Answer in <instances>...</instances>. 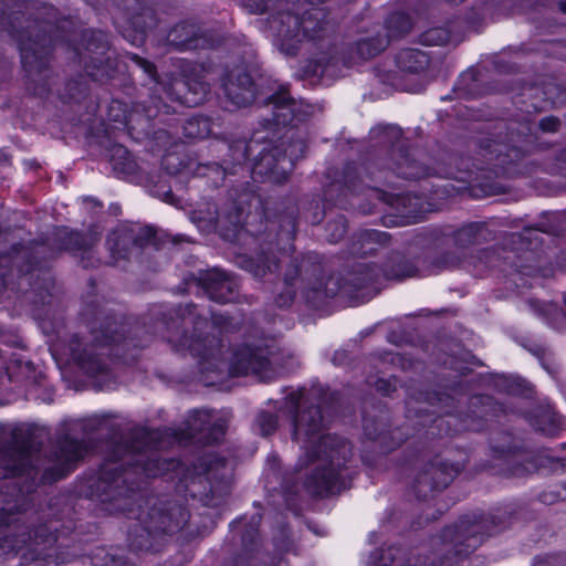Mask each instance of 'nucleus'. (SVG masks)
Returning <instances> with one entry per match:
<instances>
[{
	"label": "nucleus",
	"instance_id": "nucleus-59",
	"mask_svg": "<svg viewBox=\"0 0 566 566\" xmlns=\"http://www.w3.org/2000/svg\"><path fill=\"white\" fill-rule=\"evenodd\" d=\"M345 182H346V187L350 190V191H356L357 190V187L355 185V181L349 177L348 174H346L345 176Z\"/></svg>",
	"mask_w": 566,
	"mask_h": 566
},
{
	"label": "nucleus",
	"instance_id": "nucleus-36",
	"mask_svg": "<svg viewBox=\"0 0 566 566\" xmlns=\"http://www.w3.org/2000/svg\"><path fill=\"white\" fill-rule=\"evenodd\" d=\"M386 28L388 33L385 35V38L388 40L391 38L401 36L411 30L412 20L407 13L394 12L388 17L386 21Z\"/></svg>",
	"mask_w": 566,
	"mask_h": 566
},
{
	"label": "nucleus",
	"instance_id": "nucleus-2",
	"mask_svg": "<svg viewBox=\"0 0 566 566\" xmlns=\"http://www.w3.org/2000/svg\"><path fill=\"white\" fill-rule=\"evenodd\" d=\"M326 401L323 388L314 387L308 392H293L287 398L292 413V438L300 443L310 463L314 464L304 486L314 495L339 492L353 478L348 463L352 458L350 443L337 436L324 434L325 419L322 407Z\"/></svg>",
	"mask_w": 566,
	"mask_h": 566
},
{
	"label": "nucleus",
	"instance_id": "nucleus-21",
	"mask_svg": "<svg viewBox=\"0 0 566 566\" xmlns=\"http://www.w3.org/2000/svg\"><path fill=\"white\" fill-rule=\"evenodd\" d=\"M167 42L178 51L213 48L216 38L201 27L190 22L176 24L167 34Z\"/></svg>",
	"mask_w": 566,
	"mask_h": 566
},
{
	"label": "nucleus",
	"instance_id": "nucleus-6",
	"mask_svg": "<svg viewBox=\"0 0 566 566\" xmlns=\"http://www.w3.org/2000/svg\"><path fill=\"white\" fill-rule=\"evenodd\" d=\"M130 61L138 66L155 83L158 90H163L171 101H178L187 106H196L202 103L210 92L209 84L203 80V67L191 62L180 61L178 69L181 80L176 77L168 85L158 81L155 65L136 54L129 55Z\"/></svg>",
	"mask_w": 566,
	"mask_h": 566
},
{
	"label": "nucleus",
	"instance_id": "nucleus-35",
	"mask_svg": "<svg viewBox=\"0 0 566 566\" xmlns=\"http://www.w3.org/2000/svg\"><path fill=\"white\" fill-rule=\"evenodd\" d=\"M428 56L418 50L402 51L398 56L399 66L408 72L417 73L427 67Z\"/></svg>",
	"mask_w": 566,
	"mask_h": 566
},
{
	"label": "nucleus",
	"instance_id": "nucleus-14",
	"mask_svg": "<svg viewBox=\"0 0 566 566\" xmlns=\"http://www.w3.org/2000/svg\"><path fill=\"white\" fill-rule=\"evenodd\" d=\"M534 124L524 122L521 124L511 123L510 130V146L502 143H489L485 147V154L489 161L495 160L497 166H504L511 161L516 160L524 151L527 150L526 143L532 142L531 136Z\"/></svg>",
	"mask_w": 566,
	"mask_h": 566
},
{
	"label": "nucleus",
	"instance_id": "nucleus-1",
	"mask_svg": "<svg viewBox=\"0 0 566 566\" xmlns=\"http://www.w3.org/2000/svg\"><path fill=\"white\" fill-rule=\"evenodd\" d=\"M227 430V421L209 410L189 412L184 427L164 430L137 429L124 454L116 460L105 462L97 476L88 480L90 495L109 504L111 513L126 512L133 514L136 490L139 483L133 474L156 478L169 471H176L178 482L176 490L185 496L199 500L205 506H219L230 492L228 481H212L220 468L226 465L223 459L213 454L200 457L191 468L180 461L163 459L157 450L170 444L166 439L179 444H212L219 442Z\"/></svg>",
	"mask_w": 566,
	"mask_h": 566
},
{
	"label": "nucleus",
	"instance_id": "nucleus-53",
	"mask_svg": "<svg viewBox=\"0 0 566 566\" xmlns=\"http://www.w3.org/2000/svg\"><path fill=\"white\" fill-rule=\"evenodd\" d=\"M538 127L545 133H556L560 127V120L555 116H547L539 120Z\"/></svg>",
	"mask_w": 566,
	"mask_h": 566
},
{
	"label": "nucleus",
	"instance_id": "nucleus-64",
	"mask_svg": "<svg viewBox=\"0 0 566 566\" xmlns=\"http://www.w3.org/2000/svg\"><path fill=\"white\" fill-rule=\"evenodd\" d=\"M222 316H213V323L220 325Z\"/></svg>",
	"mask_w": 566,
	"mask_h": 566
},
{
	"label": "nucleus",
	"instance_id": "nucleus-45",
	"mask_svg": "<svg viewBox=\"0 0 566 566\" xmlns=\"http://www.w3.org/2000/svg\"><path fill=\"white\" fill-rule=\"evenodd\" d=\"M184 129L187 137L203 138L209 134V124L203 118L193 117L187 120Z\"/></svg>",
	"mask_w": 566,
	"mask_h": 566
},
{
	"label": "nucleus",
	"instance_id": "nucleus-25",
	"mask_svg": "<svg viewBox=\"0 0 566 566\" xmlns=\"http://www.w3.org/2000/svg\"><path fill=\"white\" fill-rule=\"evenodd\" d=\"M368 197L395 208L401 214L418 219L422 212L421 198L411 193H391L378 187L368 186Z\"/></svg>",
	"mask_w": 566,
	"mask_h": 566
},
{
	"label": "nucleus",
	"instance_id": "nucleus-60",
	"mask_svg": "<svg viewBox=\"0 0 566 566\" xmlns=\"http://www.w3.org/2000/svg\"><path fill=\"white\" fill-rule=\"evenodd\" d=\"M212 167L216 169V171H217L218 174H220V175H221V177H222V178H223V177H224V175L227 174V170H228V168H227V167H222V166H220V165H218V164H213V165H212Z\"/></svg>",
	"mask_w": 566,
	"mask_h": 566
},
{
	"label": "nucleus",
	"instance_id": "nucleus-23",
	"mask_svg": "<svg viewBox=\"0 0 566 566\" xmlns=\"http://www.w3.org/2000/svg\"><path fill=\"white\" fill-rule=\"evenodd\" d=\"M415 274V269L411 264L403 262L399 263L397 269L381 270L375 264H361L358 268L356 276L350 279V282L357 290L367 289L379 282L380 276L386 279L401 280L410 277Z\"/></svg>",
	"mask_w": 566,
	"mask_h": 566
},
{
	"label": "nucleus",
	"instance_id": "nucleus-31",
	"mask_svg": "<svg viewBox=\"0 0 566 566\" xmlns=\"http://www.w3.org/2000/svg\"><path fill=\"white\" fill-rule=\"evenodd\" d=\"M242 6L254 14L272 12L269 21L281 12L292 11L296 6L295 0H242Z\"/></svg>",
	"mask_w": 566,
	"mask_h": 566
},
{
	"label": "nucleus",
	"instance_id": "nucleus-19",
	"mask_svg": "<svg viewBox=\"0 0 566 566\" xmlns=\"http://www.w3.org/2000/svg\"><path fill=\"white\" fill-rule=\"evenodd\" d=\"M268 105L272 107V120L276 126L303 122L314 113L312 105L292 98L284 87L269 97Z\"/></svg>",
	"mask_w": 566,
	"mask_h": 566
},
{
	"label": "nucleus",
	"instance_id": "nucleus-46",
	"mask_svg": "<svg viewBox=\"0 0 566 566\" xmlns=\"http://www.w3.org/2000/svg\"><path fill=\"white\" fill-rule=\"evenodd\" d=\"M347 230V223L344 216H338L326 226L327 240L332 243H337L343 239Z\"/></svg>",
	"mask_w": 566,
	"mask_h": 566
},
{
	"label": "nucleus",
	"instance_id": "nucleus-3",
	"mask_svg": "<svg viewBox=\"0 0 566 566\" xmlns=\"http://www.w3.org/2000/svg\"><path fill=\"white\" fill-rule=\"evenodd\" d=\"M176 312L184 325H193V335L190 337L184 335L178 342V349H188L192 356L198 357L202 371L221 373L227 369L233 376L253 374L262 380L271 378L274 357L271 339L245 342L232 352L228 364L223 358L221 340L216 336L202 334V329L208 326V321L196 314V306L187 304Z\"/></svg>",
	"mask_w": 566,
	"mask_h": 566
},
{
	"label": "nucleus",
	"instance_id": "nucleus-32",
	"mask_svg": "<svg viewBox=\"0 0 566 566\" xmlns=\"http://www.w3.org/2000/svg\"><path fill=\"white\" fill-rule=\"evenodd\" d=\"M269 223L271 231L277 228V235L280 240L286 242L292 241L296 232L295 209L292 207L286 211L280 212L273 220H270Z\"/></svg>",
	"mask_w": 566,
	"mask_h": 566
},
{
	"label": "nucleus",
	"instance_id": "nucleus-29",
	"mask_svg": "<svg viewBox=\"0 0 566 566\" xmlns=\"http://www.w3.org/2000/svg\"><path fill=\"white\" fill-rule=\"evenodd\" d=\"M531 424L545 436H555L562 428V420L551 405H541L533 411Z\"/></svg>",
	"mask_w": 566,
	"mask_h": 566
},
{
	"label": "nucleus",
	"instance_id": "nucleus-5",
	"mask_svg": "<svg viewBox=\"0 0 566 566\" xmlns=\"http://www.w3.org/2000/svg\"><path fill=\"white\" fill-rule=\"evenodd\" d=\"M50 243H34L31 247L13 245L10 260L22 274L31 273L40 265V259L55 258L60 251H69L73 254L88 253L98 241L96 233L81 234L67 228L55 229Z\"/></svg>",
	"mask_w": 566,
	"mask_h": 566
},
{
	"label": "nucleus",
	"instance_id": "nucleus-17",
	"mask_svg": "<svg viewBox=\"0 0 566 566\" xmlns=\"http://www.w3.org/2000/svg\"><path fill=\"white\" fill-rule=\"evenodd\" d=\"M38 453L30 443H15L0 451V479L22 475L36 476L39 468L35 464Z\"/></svg>",
	"mask_w": 566,
	"mask_h": 566
},
{
	"label": "nucleus",
	"instance_id": "nucleus-52",
	"mask_svg": "<svg viewBox=\"0 0 566 566\" xmlns=\"http://www.w3.org/2000/svg\"><path fill=\"white\" fill-rule=\"evenodd\" d=\"M375 387L378 392L382 395H390V392L395 391L397 388V379L396 378H379L375 382Z\"/></svg>",
	"mask_w": 566,
	"mask_h": 566
},
{
	"label": "nucleus",
	"instance_id": "nucleus-39",
	"mask_svg": "<svg viewBox=\"0 0 566 566\" xmlns=\"http://www.w3.org/2000/svg\"><path fill=\"white\" fill-rule=\"evenodd\" d=\"M484 224L480 222L469 223L459 229L455 233V241L460 245H470L480 241Z\"/></svg>",
	"mask_w": 566,
	"mask_h": 566
},
{
	"label": "nucleus",
	"instance_id": "nucleus-30",
	"mask_svg": "<svg viewBox=\"0 0 566 566\" xmlns=\"http://www.w3.org/2000/svg\"><path fill=\"white\" fill-rule=\"evenodd\" d=\"M389 237L386 232L377 230H365L357 234L356 242H354L350 253L355 256H365L374 253L377 245H384L388 242Z\"/></svg>",
	"mask_w": 566,
	"mask_h": 566
},
{
	"label": "nucleus",
	"instance_id": "nucleus-43",
	"mask_svg": "<svg viewBox=\"0 0 566 566\" xmlns=\"http://www.w3.org/2000/svg\"><path fill=\"white\" fill-rule=\"evenodd\" d=\"M300 272L301 269L298 268V265L294 264L292 269L285 273L284 282L286 284V291L275 298V303L277 304V306L283 307L292 303L294 298V291L292 290V284L294 280L298 276Z\"/></svg>",
	"mask_w": 566,
	"mask_h": 566
},
{
	"label": "nucleus",
	"instance_id": "nucleus-41",
	"mask_svg": "<svg viewBox=\"0 0 566 566\" xmlns=\"http://www.w3.org/2000/svg\"><path fill=\"white\" fill-rule=\"evenodd\" d=\"M259 148L256 140L244 142L240 140L230 147L231 156L237 165H242L249 159Z\"/></svg>",
	"mask_w": 566,
	"mask_h": 566
},
{
	"label": "nucleus",
	"instance_id": "nucleus-33",
	"mask_svg": "<svg viewBox=\"0 0 566 566\" xmlns=\"http://www.w3.org/2000/svg\"><path fill=\"white\" fill-rule=\"evenodd\" d=\"M283 144L280 146L282 147ZM282 149V158H281V170L280 175L282 177H287L289 174L293 170L295 161L302 158L306 150V143L303 138H296L292 140L286 147Z\"/></svg>",
	"mask_w": 566,
	"mask_h": 566
},
{
	"label": "nucleus",
	"instance_id": "nucleus-20",
	"mask_svg": "<svg viewBox=\"0 0 566 566\" xmlns=\"http://www.w3.org/2000/svg\"><path fill=\"white\" fill-rule=\"evenodd\" d=\"M222 87L226 97L235 107H245L255 99L254 83L243 65L226 72Z\"/></svg>",
	"mask_w": 566,
	"mask_h": 566
},
{
	"label": "nucleus",
	"instance_id": "nucleus-42",
	"mask_svg": "<svg viewBox=\"0 0 566 566\" xmlns=\"http://www.w3.org/2000/svg\"><path fill=\"white\" fill-rule=\"evenodd\" d=\"M510 475L512 476H522L537 469V463H535L527 453L514 457L510 460Z\"/></svg>",
	"mask_w": 566,
	"mask_h": 566
},
{
	"label": "nucleus",
	"instance_id": "nucleus-24",
	"mask_svg": "<svg viewBox=\"0 0 566 566\" xmlns=\"http://www.w3.org/2000/svg\"><path fill=\"white\" fill-rule=\"evenodd\" d=\"M282 149L280 146H265L258 153L251 167L254 180L266 179L275 184L284 182L287 177L279 176L281 170Z\"/></svg>",
	"mask_w": 566,
	"mask_h": 566
},
{
	"label": "nucleus",
	"instance_id": "nucleus-50",
	"mask_svg": "<svg viewBox=\"0 0 566 566\" xmlns=\"http://www.w3.org/2000/svg\"><path fill=\"white\" fill-rule=\"evenodd\" d=\"M539 501L552 505L558 501H566V482L556 491H545L539 495Z\"/></svg>",
	"mask_w": 566,
	"mask_h": 566
},
{
	"label": "nucleus",
	"instance_id": "nucleus-51",
	"mask_svg": "<svg viewBox=\"0 0 566 566\" xmlns=\"http://www.w3.org/2000/svg\"><path fill=\"white\" fill-rule=\"evenodd\" d=\"M532 566H566V555L537 556Z\"/></svg>",
	"mask_w": 566,
	"mask_h": 566
},
{
	"label": "nucleus",
	"instance_id": "nucleus-40",
	"mask_svg": "<svg viewBox=\"0 0 566 566\" xmlns=\"http://www.w3.org/2000/svg\"><path fill=\"white\" fill-rule=\"evenodd\" d=\"M242 209L235 203H232L229 210L222 209L216 211V216L210 218V221L216 222V224L220 227L229 224L237 228L242 223Z\"/></svg>",
	"mask_w": 566,
	"mask_h": 566
},
{
	"label": "nucleus",
	"instance_id": "nucleus-9",
	"mask_svg": "<svg viewBox=\"0 0 566 566\" xmlns=\"http://www.w3.org/2000/svg\"><path fill=\"white\" fill-rule=\"evenodd\" d=\"M454 399L449 395L442 394H423L420 392L418 397H411L407 401V418H419L418 424L426 427L429 422L433 423L430 427L431 434H434L433 428L441 430L443 426L448 427L446 434H452L461 430H478L479 427L469 423L467 420L461 428L450 429L455 423L457 418L450 415V407H453Z\"/></svg>",
	"mask_w": 566,
	"mask_h": 566
},
{
	"label": "nucleus",
	"instance_id": "nucleus-18",
	"mask_svg": "<svg viewBox=\"0 0 566 566\" xmlns=\"http://www.w3.org/2000/svg\"><path fill=\"white\" fill-rule=\"evenodd\" d=\"M385 136L392 143L391 169L396 175L405 179H420L429 175V169L418 163V160L406 148L401 140V129L395 126L385 129Z\"/></svg>",
	"mask_w": 566,
	"mask_h": 566
},
{
	"label": "nucleus",
	"instance_id": "nucleus-11",
	"mask_svg": "<svg viewBox=\"0 0 566 566\" xmlns=\"http://www.w3.org/2000/svg\"><path fill=\"white\" fill-rule=\"evenodd\" d=\"M188 511L177 502H166L160 506H154L145 520L143 531L147 536L139 541L138 536L132 538V545L135 549H153V539L160 534H175L179 532L188 522Z\"/></svg>",
	"mask_w": 566,
	"mask_h": 566
},
{
	"label": "nucleus",
	"instance_id": "nucleus-61",
	"mask_svg": "<svg viewBox=\"0 0 566 566\" xmlns=\"http://www.w3.org/2000/svg\"><path fill=\"white\" fill-rule=\"evenodd\" d=\"M96 422H97V420H96V419H91V420H88L87 422L82 423V427H83V429H88V428H90V429H94V428H95V423H96Z\"/></svg>",
	"mask_w": 566,
	"mask_h": 566
},
{
	"label": "nucleus",
	"instance_id": "nucleus-27",
	"mask_svg": "<svg viewBox=\"0 0 566 566\" xmlns=\"http://www.w3.org/2000/svg\"><path fill=\"white\" fill-rule=\"evenodd\" d=\"M93 340L99 346L118 344L124 339V325L114 317L97 318L91 327Z\"/></svg>",
	"mask_w": 566,
	"mask_h": 566
},
{
	"label": "nucleus",
	"instance_id": "nucleus-62",
	"mask_svg": "<svg viewBox=\"0 0 566 566\" xmlns=\"http://www.w3.org/2000/svg\"><path fill=\"white\" fill-rule=\"evenodd\" d=\"M126 153H127V150H126L125 148H123V147H118V148L116 149V154H118V155H122V154L124 155V154H126Z\"/></svg>",
	"mask_w": 566,
	"mask_h": 566
},
{
	"label": "nucleus",
	"instance_id": "nucleus-8",
	"mask_svg": "<svg viewBox=\"0 0 566 566\" xmlns=\"http://www.w3.org/2000/svg\"><path fill=\"white\" fill-rule=\"evenodd\" d=\"M388 39L382 35H375L369 38H361L355 43L354 52L348 56H339L336 48H328L327 52H323L316 57L308 60L304 71L311 76H338L342 66H349L357 60H368L386 49Z\"/></svg>",
	"mask_w": 566,
	"mask_h": 566
},
{
	"label": "nucleus",
	"instance_id": "nucleus-56",
	"mask_svg": "<svg viewBox=\"0 0 566 566\" xmlns=\"http://www.w3.org/2000/svg\"><path fill=\"white\" fill-rule=\"evenodd\" d=\"M314 208L316 209V211L313 213V217L311 218V222L318 223L323 219V211H321L319 202H315Z\"/></svg>",
	"mask_w": 566,
	"mask_h": 566
},
{
	"label": "nucleus",
	"instance_id": "nucleus-7",
	"mask_svg": "<svg viewBox=\"0 0 566 566\" xmlns=\"http://www.w3.org/2000/svg\"><path fill=\"white\" fill-rule=\"evenodd\" d=\"M497 532L493 520L484 516L464 517L459 524L447 527L441 534L443 556L440 566H455L475 551L484 541Z\"/></svg>",
	"mask_w": 566,
	"mask_h": 566
},
{
	"label": "nucleus",
	"instance_id": "nucleus-26",
	"mask_svg": "<svg viewBox=\"0 0 566 566\" xmlns=\"http://www.w3.org/2000/svg\"><path fill=\"white\" fill-rule=\"evenodd\" d=\"M81 347V342L77 336H74L70 343V350L73 359L78 364L81 369L92 377L107 375L108 364L102 357V354H96L94 347Z\"/></svg>",
	"mask_w": 566,
	"mask_h": 566
},
{
	"label": "nucleus",
	"instance_id": "nucleus-58",
	"mask_svg": "<svg viewBox=\"0 0 566 566\" xmlns=\"http://www.w3.org/2000/svg\"><path fill=\"white\" fill-rule=\"evenodd\" d=\"M460 174L461 176H454V178L461 181H469L473 176V171L468 167H465L464 170H461Z\"/></svg>",
	"mask_w": 566,
	"mask_h": 566
},
{
	"label": "nucleus",
	"instance_id": "nucleus-37",
	"mask_svg": "<svg viewBox=\"0 0 566 566\" xmlns=\"http://www.w3.org/2000/svg\"><path fill=\"white\" fill-rule=\"evenodd\" d=\"M133 237L127 231H113L107 237V245L115 259H124L127 255L128 245Z\"/></svg>",
	"mask_w": 566,
	"mask_h": 566
},
{
	"label": "nucleus",
	"instance_id": "nucleus-48",
	"mask_svg": "<svg viewBox=\"0 0 566 566\" xmlns=\"http://www.w3.org/2000/svg\"><path fill=\"white\" fill-rule=\"evenodd\" d=\"M57 541V536L52 532V527L48 525H40L34 531V543L36 545H49L51 546Z\"/></svg>",
	"mask_w": 566,
	"mask_h": 566
},
{
	"label": "nucleus",
	"instance_id": "nucleus-12",
	"mask_svg": "<svg viewBox=\"0 0 566 566\" xmlns=\"http://www.w3.org/2000/svg\"><path fill=\"white\" fill-rule=\"evenodd\" d=\"M87 451L88 446L84 441L73 439L66 432L62 433L48 460V465L43 469V482L51 483L64 478Z\"/></svg>",
	"mask_w": 566,
	"mask_h": 566
},
{
	"label": "nucleus",
	"instance_id": "nucleus-15",
	"mask_svg": "<svg viewBox=\"0 0 566 566\" xmlns=\"http://www.w3.org/2000/svg\"><path fill=\"white\" fill-rule=\"evenodd\" d=\"M260 521V515L252 516L244 530H242L241 521L234 523L233 528L241 532V549L234 557L235 566H276L275 558L265 554L261 548L258 534ZM281 563L280 559L277 565Z\"/></svg>",
	"mask_w": 566,
	"mask_h": 566
},
{
	"label": "nucleus",
	"instance_id": "nucleus-44",
	"mask_svg": "<svg viewBox=\"0 0 566 566\" xmlns=\"http://www.w3.org/2000/svg\"><path fill=\"white\" fill-rule=\"evenodd\" d=\"M255 427L260 434L270 436L277 429V417L272 412L261 411L255 418Z\"/></svg>",
	"mask_w": 566,
	"mask_h": 566
},
{
	"label": "nucleus",
	"instance_id": "nucleus-16",
	"mask_svg": "<svg viewBox=\"0 0 566 566\" xmlns=\"http://www.w3.org/2000/svg\"><path fill=\"white\" fill-rule=\"evenodd\" d=\"M83 41L85 49L83 52L76 49V55L87 74L95 80H99L104 75L109 76L104 66V62L111 60L107 55L109 50L107 35L102 31H90L84 33Z\"/></svg>",
	"mask_w": 566,
	"mask_h": 566
},
{
	"label": "nucleus",
	"instance_id": "nucleus-34",
	"mask_svg": "<svg viewBox=\"0 0 566 566\" xmlns=\"http://www.w3.org/2000/svg\"><path fill=\"white\" fill-rule=\"evenodd\" d=\"M276 269L277 258L272 253L271 249L268 252L263 251L255 260L247 261V270L256 277H262L268 272H273Z\"/></svg>",
	"mask_w": 566,
	"mask_h": 566
},
{
	"label": "nucleus",
	"instance_id": "nucleus-49",
	"mask_svg": "<svg viewBox=\"0 0 566 566\" xmlns=\"http://www.w3.org/2000/svg\"><path fill=\"white\" fill-rule=\"evenodd\" d=\"M148 513L149 512H147L146 514H139L137 516L133 515V518L138 520V522L136 524H134V526L130 528V531L128 533L129 546L133 551H136V549L132 545V538L135 536H138V539L142 541L147 536V533L145 531H143V527H145V525H146L145 520H147Z\"/></svg>",
	"mask_w": 566,
	"mask_h": 566
},
{
	"label": "nucleus",
	"instance_id": "nucleus-22",
	"mask_svg": "<svg viewBox=\"0 0 566 566\" xmlns=\"http://www.w3.org/2000/svg\"><path fill=\"white\" fill-rule=\"evenodd\" d=\"M199 281L211 301L227 303L233 301L237 296L238 283L219 269L201 273Z\"/></svg>",
	"mask_w": 566,
	"mask_h": 566
},
{
	"label": "nucleus",
	"instance_id": "nucleus-13",
	"mask_svg": "<svg viewBox=\"0 0 566 566\" xmlns=\"http://www.w3.org/2000/svg\"><path fill=\"white\" fill-rule=\"evenodd\" d=\"M459 464L449 463L441 458L422 464L415 478L412 489L419 499L426 500L447 488L460 471Z\"/></svg>",
	"mask_w": 566,
	"mask_h": 566
},
{
	"label": "nucleus",
	"instance_id": "nucleus-54",
	"mask_svg": "<svg viewBox=\"0 0 566 566\" xmlns=\"http://www.w3.org/2000/svg\"><path fill=\"white\" fill-rule=\"evenodd\" d=\"M363 421L365 434L369 439L377 440L381 437L382 432L376 427L375 421L369 416L365 415Z\"/></svg>",
	"mask_w": 566,
	"mask_h": 566
},
{
	"label": "nucleus",
	"instance_id": "nucleus-55",
	"mask_svg": "<svg viewBox=\"0 0 566 566\" xmlns=\"http://www.w3.org/2000/svg\"><path fill=\"white\" fill-rule=\"evenodd\" d=\"M154 107L149 106L145 109L148 118L156 117L159 112L168 113V106L161 102V97H155L153 99Z\"/></svg>",
	"mask_w": 566,
	"mask_h": 566
},
{
	"label": "nucleus",
	"instance_id": "nucleus-38",
	"mask_svg": "<svg viewBox=\"0 0 566 566\" xmlns=\"http://www.w3.org/2000/svg\"><path fill=\"white\" fill-rule=\"evenodd\" d=\"M420 41L424 45H444L457 42L458 39L454 38L450 29L437 27L424 31L420 36Z\"/></svg>",
	"mask_w": 566,
	"mask_h": 566
},
{
	"label": "nucleus",
	"instance_id": "nucleus-57",
	"mask_svg": "<svg viewBox=\"0 0 566 566\" xmlns=\"http://www.w3.org/2000/svg\"><path fill=\"white\" fill-rule=\"evenodd\" d=\"M154 234L155 233L151 229H145L143 230L142 235H138L135 241L139 244H143L142 239H145V241L148 242L154 237Z\"/></svg>",
	"mask_w": 566,
	"mask_h": 566
},
{
	"label": "nucleus",
	"instance_id": "nucleus-10",
	"mask_svg": "<svg viewBox=\"0 0 566 566\" xmlns=\"http://www.w3.org/2000/svg\"><path fill=\"white\" fill-rule=\"evenodd\" d=\"M51 38L46 34L29 38L20 42V53L23 70L29 81V90L34 95L49 92V56L51 53Z\"/></svg>",
	"mask_w": 566,
	"mask_h": 566
},
{
	"label": "nucleus",
	"instance_id": "nucleus-63",
	"mask_svg": "<svg viewBox=\"0 0 566 566\" xmlns=\"http://www.w3.org/2000/svg\"><path fill=\"white\" fill-rule=\"evenodd\" d=\"M483 398L482 397H473L472 398V405H475L476 402H482Z\"/></svg>",
	"mask_w": 566,
	"mask_h": 566
},
{
	"label": "nucleus",
	"instance_id": "nucleus-28",
	"mask_svg": "<svg viewBox=\"0 0 566 566\" xmlns=\"http://www.w3.org/2000/svg\"><path fill=\"white\" fill-rule=\"evenodd\" d=\"M340 282L336 276L319 277L311 283L305 290V297L313 306L319 304L328 297L335 296L340 291Z\"/></svg>",
	"mask_w": 566,
	"mask_h": 566
},
{
	"label": "nucleus",
	"instance_id": "nucleus-47",
	"mask_svg": "<svg viewBox=\"0 0 566 566\" xmlns=\"http://www.w3.org/2000/svg\"><path fill=\"white\" fill-rule=\"evenodd\" d=\"M24 546H28L29 549L36 555V557L49 556L48 554H45L43 552V551H45V547L48 545H44V547L40 548V545H36L34 543V536L32 537L30 533L28 535H25V534L20 535L19 538H17L14 541V543L10 545V547L14 551H20Z\"/></svg>",
	"mask_w": 566,
	"mask_h": 566
},
{
	"label": "nucleus",
	"instance_id": "nucleus-4",
	"mask_svg": "<svg viewBox=\"0 0 566 566\" xmlns=\"http://www.w3.org/2000/svg\"><path fill=\"white\" fill-rule=\"evenodd\" d=\"M275 44L285 55H295L304 40L321 41L331 35L334 25L324 8H312L302 15L300 7L281 12L270 20Z\"/></svg>",
	"mask_w": 566,
	"mask_h": 566
}]
</instances>
